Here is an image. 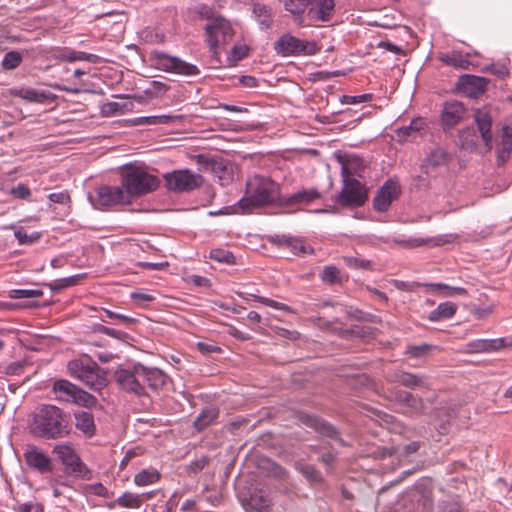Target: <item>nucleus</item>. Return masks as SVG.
I'll return each mask as SVG.
<instances>
[{"label": "nucleus", "mask_w": 512, "mask_h": 512, "mask_svg": "<svg viewBox=\"0 0 512 512\" xmlns=\"http://www.w3.org/2000/svg\"><path fill=\"white\" fill-rule=\"evenodd\" d=\"M30 433L44 440L67 437L72 431L70 416L54 405H42L33 413Z\"/></svg>", "instance_id": "f257e3e1"}, {"label": "nucleus", "mask_w": 512, "mask_h": 512, "mask_svg": "<svg viewBox=\"0 0 512 512\" xmlns=\"http://www.w3.org/2000/svg\"><path fill=\"white\" fill-rule=\"evenodd\" d=\"M283 196L280 185L269 177L254 174L246 181L244 196L238 201L237 209L242 213H249L254 208L270 205L280 207Z\"/></svg>", "instance_id": "f03ea898"}, {"label": "nucleus", "mask_w": 512, "mask_h": 512, "mask_svg": "<svg viewBox=\"0 0 512 512\" xmlns=\"http://www.w3.org/2000/svg\"><path fill=\"white\" fill-rule=\"evenodd\" d=\"M121 184L128 194V199L131 200L134 196H141L156 190L159 180L142 168L131 167L123 174Z\"/></svg>", "instance_id": "7ed1b4c3"}, {"label": "nucleus", "mask_w": 512, "mask_h": 512, "mask_svg": "<svg viewBox=\"0 0 512 512\" xmlns=\"http://www.w3.org/2000/svg\"><path fill=\"white\" fill-rule=\"evenodd\" d=\"M67 368L72 377L82 381L94 391H100L107 385L105 374L94 362L75 359L68 363Z\"/></svg>", "instance_id": "20e7f679"}, {"label": "nucleus", "mask_w": 512, "mask_h": 512, "mask_svg": "<svg viewBox=\"0 0 512 512\" xmlns=\"http://www.w3.org/2000/svg\"><path fill=\"white\" fill-rule=\"evenodd\" d=\"M52 393L58 401L74 403L86 408L94 407L97 404L95 396L64 379L53 383Z\"/></svg>", "instance_id": "39448f33"}, {"label": "nucleus", "mask_w": 512, "mask_h": 512, "mask_svg": "<svg viewBox=\"0 0 512 512\" xmlns=\"http://www.w3.org/2000/svg\"><path fill=\"white\" fill-rule=\"evenodd\" d=\"M317 42L301 40L290 33L283 34L275 43L274 50L278 55L287 56H312L320 51Z\"/></svg>", "instance_id": "423d86ee"}, {"label": "nucleus", "mask_w": 512, "mask_h": 512, "mask_svg": "<svg viewBox=\"0 0 512 512\" xmlns=\"http://www.w3.org/2000/svg\"><path fill=\"white\" fill-rule=\"evenodd\" d=\"M385 399L395 402L400 406V411L404 415L410 417L423 415L425 412V403L422 397L415 395L411 392L389 388L384 393Z\"/></svg>", "instance_id": "0eeeda50"}, {"label": "nucleus", "mask_w": 512, "mask_h": 512, "mask_svg": "<svg viewBox=\"0 0 512 512\" xmlns=\"http://www.w3.org/2000/svg\"><path fill=\"white\" fill-rule=\"evenodd\" d=\"M368 198L367 190L355 178H343V187L336 197V202L344 207H360Z\"/></svg>", "instance_id": "6e6552de"}, {"label": "nucleus", "mask_w": 512, "mask_h": 512, "mask_svg": "<svg viewBox=\"0 0 512 512\" xmlns=\"http://www.w3.org/2000/svg\"><path fill=\"white\" fill-rule=\"evenodd\" d=\"M164 179L167 188L175 192H189L199 188L203 183V177L200 174L187 169L167 173Z\"/></svg>", "instance_id": "1a4fd4ad"}, {"label": "nucleus", "mask_w": 512, "mask_h": 512, "mask_svg": "<svg viewBox=\"0 0 512 512\" xmlns=\"http://www.w3.org/2000/svg\"><path fill=\"white\" fill-rule=\"evenodd\" d=\"M204 30L206 41L213 52H216L220 44L226 43L234 35L230 22L223 16L215 18L212 23H207Z\"/></svg>", "instance_id": "9d476101"}, {"label": "nucleus", "mask_w": 512, "mask_h": 512, "mask_svg": "<svg viewBox=\"0 0 512 512\" xmlns=\"http://www.w3.org/2000/svg\"><path fill=\"white\" fill-rule=\"evenodd\" d=\"M152 60L158 69L166 72L185 76L199 74V69L195 65L187 63L178 57L170 56L164 52H153Z\"/></svg>", "instance_id": "9b49d317"}, {"label": "nucleus", "mask_w": 512, "mask_h": 512, "mask_svg": "<svg viewBox=\"0 0 512 512\" xmlns=\"http://www.w3.org/2000/svg\"><path fill=\"white\" fill-rule=\"evenodd\" d=\"M143 373L140 370V363L133 366L132 370L120 369L115 372L117 384L126 392L137 396L146 394L145 385L142 381Z\"/></svg>", "instance_id": "f8f14e48"}, {"label": "nucleus", "mask_w": 512, "mask_h": 512, "mask_svg": "<svg viewBox=\"0 0 512 512\" xmlns=\"http://www.w3.org/2000/svg\"><path fill=\"white\" fill-rule=\"evenodd\" d=\"M23 458L30 470L40 474L51 473L54 469L50 456L36 445H27Z\"/></svg>", "instance_id": "ddd939ff"}, {"label": "nucleus", "mask_w": 512, "mask_h": 512, "mask_svg": "<svg viewBox=\"0 0 512 512\" xmlns=\"http://www.w3.org/2000/svg\"><path fill=\"white\" fill-rule=\"evenodd\" d=\"M334 8V0H309L308 11H306V26L329 21L333 16Z\"/></svg>", "instance_id": "4468645a"}, {"label": "nucleus", "mask_w": 512, "mask_h": 512, "mask_svg": "<svg viewBox=\"0 0 512 512\" xmlns=\"http://www.w3.org/2000/svg\"><path fill=\"white\" fill-rule=\"evenodd\" d=\"M401 187L398 182L387 180L377 191L373 198V208L378 212H386L391 203L398 198Z\"/></svg>", "instance_id": "2eb2a0df"}, {"label": "nucleus", "mask_w": 512, "mask_h": 512, "mask_svg": "<svg viewBox=\"0 0 512 512\" xmlns=\"http://www.w3.org/2000/svg\"><path fill=\"white\" fill-rule=\"evenodd\" d=\"M97 203L105 208L118 205L129 204L128 194L121 186H102L97 190Z\"/></svg>", "instance_id": "dca6fc26"}, {"label": "nucleus", "mask_w": 512, "mask_h": 512, "mask_svg": "<svg viewBox=\"0 0 512 512\" xmlns=\"http://www.w3.org/2000/svg\"><path fill=\"white\" fill-rule=\"evenodd\" d=\"M488 83L484 77L466 74L460 76L457 89L469 98H477L485 92Z\"/></svg>", "instance_id": "f3484780"}, {"label": "nucleus", "mask_w": 512, "mask_h": 512, "mask_svg": "<svg viewBox=\"0 0 512 512\" xmlns=\"http://www.w3.org/2000/svg\"><path fill=\"white\" fill-rule=\"evenodd\" d=\"M465 113L466 109L461 102H445L441 112V125L443 129L446 131L455 127L464 119Z\"/></svg>", "instance_id": "a211bd4d"}, {"label": "nucleus", "mask_w": 512, "mask_h": 512, "mask_svg": "<svg viewBox=\"0 0 512 512\" xmlns=\"http://www.w3.org/2000/svg\"><path fill=\"white\" fill-rule=\"evenodd\" d=\"M474 121L486 149L490 151L493 148V135L491 132L493 118L490 111L486 108L476 109Z\"/></svg>", "instance_id": "6ab92c4d"}, {"label": "nucleus", "mask_w": 512, "mask_h": 512, "mask_svg": "<svg viewBox=\"0 0 512 512\" xmlns=\"http://www.w3.org/2000/svg\"><path fill=\"white\" fill-rule=\"evenodd\" d=\"M388 381L398 383L409 389L429 388L428 377L410 372L396 370L387 377Z\"/></svg>", "instance_id": "aec40b11"}, {"label": "nucleus", "mask_w": 512, "mask_h": 512, "mask_svg": "<svg viewBox=\"0 0 512 512\" xmlns=\"http://www.w3.org/2000/svg\"><path fill=\"white\" fill-rule=\"evenodd\" d=\"M413 498L422 512H432L434 506L433 485L430 480H421L414 486Z\"/></svg>", "instance_id": "412c9836"}, {"label": "nucleus", "mask_w": 512, "mask_h": 512, "mask_svg": "<svg viewBox=\"0 0 512 512\" xmlns=\"http://www.w3.org/2000/svg\"><path fill=\"white\" fill-rule=\"evenodd\" d=\"M321 197L317 188H303L289 196H283L280 207L309 205Z\"/></svg>", "instance_id": "4be33fe9"}, {"label": "nucleus", "mask_w": 512, "mask_h": 512, "mask_svg": "<svg viewBox=\"0 0 512 512\" xmlns=\"http://www.w3.org/2000/svg\"><path fill=\"white\" fill-rule=\"evenodd\" d=\"M298 420L302 425L312 428L322 436L328 438H337L338 436V431L332 424L316 416L302 413L298 416Z\"/></svg>", "instance_id": "5701e85b"}, {"label": "nucleus", "mask_w": 512, "mask_h": 512, "mask_svg": "<svg viewBox=\"0 0 512 512\" xmlns=\"http://www.w3.org/2000/svg\"><path fill=\"white\" fill-rule=\"evenodd\" d=\"M341 163L342 178L363 177L365 170L364 161L356 155H344L338 157Z\"/></svg>", "instance_id": "b1692460"}, {"label": "nucleus", "mask_w": 512, "mask_h": 512, "mask_svg": "<svg viewBox=\"0 0 512 512\" xmlns=\"http://www.w3.org/2000/svg\"><path fill=\"white\" fill-rule=\"evenodd\" d=\"M284 7L298 26L306 27V11H308L309 0H285Z\"/></svg>", "instance_id": "393cba45"}, {"label": "nucleus", "mask_w": 512, "mask_h": 512, "mask_svg": "<svg viewBox=\"0 0 512 512\" xmlns=\"http://www.w3.org/2000/svg\"><path fill=\"white\" fill-rule=\"evenodd\" d=\"M140 370L143 373V384H147L153 390L161 389L168 381V376L158 368H149L140 364Z\"/></svg>", "instance_id": "a878e982"}, {"label": "nucleus", "mask_w": 512, "mask_h": 512, "mask_svg": "<svg viewBox=\"0 0 512 512\" xmlns=\"http://www.w3.org/2000/svg\"><path fill=\"white\" fill-rule=\"evenodd\" d=\"M74 419L76 429L80 431L86 438H91L96 434L94 416L90 412H75Z\"/></svg>", "instance_id": "bb28decb"}, {"label": "nucleus", "mask_w": 512, "mask_h": 512, "mask_svg": "<svg viewBox=\"0 0 512 512\" xmlns=\"http://www.w3.org/2000/svg\"><path fill=\"white\" fill-rule=\"evenodd\" d=\"M512 151V128L508 125L502 127L501 141L497 146V162L503 165L510 157Z\"/></svg>", "instance_id": "cd10ccee"}, {"label": "nucleus", "mask_w": 512, "mask_h": 512, "mask_svg": "<svg viewBox=\"0 0 512 512\" xmlns=\"http://www.w3.org/2000/svg\"><path fill=\"white\" fill-rule=\"evenodd\" d=\"M472 353H489L498 351L504 347V339H477L467 344Z\"/></svg>", "instance_id": "c85d7f7f"}, {"label": "nucleus", "mask_w": 512, "mask_h": 512, "mask_svg": "<svg viewBox=\"0 0 512 512\" xmlns=\"http://www.w3.org/2000/svg\"><path fill=\"white\" fill-rule=\"evenodd\" d=\"M478 144V135L472 127H466L459 131L458 145L461 149L474 151Z\"/></svg>", "instance_id": "c756f323"}, {"label": "nucleus", "mask_w": 512, "mask_h": 512, "mask_svg": "<svg viewBox=\"0 0 512 512\" xmlns=\"http://www.w3.org/2000/svg\"><path fill=\"white\" fill-rule=\"evenodd\" d=\"M279 246L289 248L295 255L298 256L314 253V250L310 246H306L304 242L298 238L283 237L279 240Z\"/></svg>", "instance_id": "7c9ffc66"}, {"label": "nucleus", "mask_w": 512, "mask_h": 512, "mask_svg": "<svg viewBox=\"0 0 512 512\" xmlns=\"http://www.w3.org/2000/svg\"><path fill=\"white\" fill-rule=\"evenodd\" d=\"M457 310V305L453 302L440 303L436 309L429 313L428 319L432 322H436L442 319L451 318Z\"/></svg>", "instance_id": "2f4dec72"}, {"label": "nucleus", "mask_w": 512, "mask_h": 512, "mask_svg": "<svg viewBox=\"0 0 512 512\" xmlns=\"http://www.w3.org/2000/svg\"><path fill=\"white\" fill-rule=\"evenodd\" d=\"M132 102H107L101 105L100 112L104 117H110L118 114H124L132 109Z\"/></svg>", "instance_id": "473e14b6"}, {"label": "nucleus", "mask_w": 512, "mask_h": 512, "mask_svg": "<svg viewBox=\"0 0 512 512\" xmlns=\"http://www.w3.org/2000/svg\"><path fill=\"white\" fill-rule=\"evenodd\" d=\"M53 453L65 466L71 464V462L75 460L76 457H78L71 443H61L55 445L53 448Z\"/></svg>", "instance_id": "72a5a7b5"}, {"label": "nucleus", "mask_w": 512, "mask_h": 512, "mask_svg": "<svg viewBox=\"0 0 512 512\" xmlns=\"http://www.w3.org/2000/svg\"><path fill=\"white\" fill-rule=\"evenodd\" d=\"M319 277L322 282L329 285L341 284L344 280L347 279V276L344 277L341 271L333 265L325 266Z\"/></svg>", "instance_id": "f704fd0d"}, {"label": "nucleus", "mask_w": 512, "mask_h": 512, "mask_svg": "<svg viewBox=\"0 0 512 512\" xmlns=\"http://www.w3.org/2000/svg\"><path fill=\"white\" fill-rule=\"evenodd\" d=\"M182 116L178 115H157V116H146L139 117L135 120V123L138 125H162L169 124L180 120Z\"/></svg>", "instance_id": "c9c22d12"}, {"label": "nucleus", "mask_w": 512, "mask_h": 512, "mask_svg": "<svg viewBox=\"0 0 512 512\" xmlns=\"http://www.w3.org/2000/svg\"><path fill=\"white\" fill-rule=\"evenodd\" d=\"M219 415L217 408L209 407L204 409L195 419L194 426L198 431H202L209 426Z\"/></svg>", "instance_id": "e433bc0d"}, {"label": "nucleus", "mask_w": 512, "mask_h": 512, "mask_svg": "<svg viewBox=\"0 0 512 512\" xmlns=\"http://www.w3.org/2000/svg\"><path fill=\"white\" fill-rule=\"evenodd\" d=\"M60 60L75 62V61H87L90 63H98L100 57L95 54H90L82 51H67L59 56Z\"/></svg>", "instance_id": "4c0bfd02"}, {"label": "nucleus", "mask_w": 512, "mask_h": 512, "mask_svg": "<svg viewBox=\"0 0 512 512\" xmlns=\"http://www.w3.org/2000/svg\"><path fill=\"white\" fill-rule=\"evenodd\" d=\"M440 60L443 63L457 69H468L470 65L468 58L458 52H452L450 54L443 55L440 57Z\"/></svg>", "instance_id": "58836bf2"}, {"label": "nucleus", "mask_w": 512, "mask_h": 512, "mask_svg": "<svg viewBox=\"0 0 512 512\" xmlns=\"http://www.w3.org/2000/svg\"><path fill=\"white\" fill-rule=\"evenodd\" d=\"M143 502V495L125 492L115 500V504L123 508H139Z\"/></svg>", "instance_id": "ea45409f"}, {"label": "nucleus", "mask_w": 512, "mask_h": 512, "mask_svg": "<svg viewBox=\"0 0 512 512\" xmlns=\"http://www.w3.org/2000/svg\"><path fill=\"white\" fill-rule=\"evenodd\" d=\"M160 479V473L154 469H144L137 473L134 477V483L138 486H146L153 484Z\"/></svg>", "instance_id": "a19ab883"}, {"label": "nucleus", "mask_w": 512, "mask_h": 512, "mask_svg": "<svg viewBox=\"0 0 512 512\" xmlns=\"http://www.w3.org/2000/svg\"><path fill=\"white\" fill-rule=\"evenodd\" d=\"M253 14L262 28L270 27L272 23V14L271 10L266 5L255 3L253 5Z\"/></svg>", "instance_id": "79ce46f5"}, {"label": "nucleus", "mask_w": 512, "mask_h": 512, "mask_svg": "<svg viewBox=\"0 0 512 512\" xmlns=\"http://www.w3.org/2000/svg\"><path fill=\"white\" fill-rule=\"evenodd\" d=\"M448 161V153L439 147L431 150V152L426 157V162L433 167L446 165Z\"/></svg>", "instance_id": "37998d69"}, {"label": "nucleus", "mask_w": 512, "mask_h": 512, "mask_svg": "<svg viewBox=\"0 0 512 512\" xmlns=\"http://www.w3.org/2000/svg\"><path fill=\"white\" fill-rule=\"evenodd\" d=\"M294 466L296 470H298L308 481L312 483H319L322 481L320 473L315 469L314 466L309 464H302L299 462H296Z\"/></svg>", "instance_id": "c03bdc74"}, {"label": "nucleus", "mask_w": 512, "mask_h": 512, "mask_svg": "<svg viewBox=\"0 0 512 512\" xmlns=\"http://www.w3.org/2000/svg\"><path fill=\"white\" fill-rule=\"evenodd\" d=\"M15 96L23 98L29 102L42 103L46 100V95L36 89H20L14 93Z\"/></svg>", "instance_id": "a18cd8bd"}, {"label": "nucleus", "mask_w": 512, "mask_h": 512, "mask_svg": "<svg viewBox=\"0 0 512 512\" xmlns=\"http://www.w3.org/2000/svg\"><path fill=\"white\" fill-rule=\"evenodd\" d=\"M249 504L257 512H271V501L263 495H251Z\"/></svg>", "instance_id": "49530a36"}, {"label": "nucleus", "mask_w": 512, "mask_h": 512, "mask_svg": "<svg viewBox=\"0 0 512 512\" xmlns=\"http://www.w3.org/2000/svg\"><path fill=\"white\" fill-rule=\"evenodd\" d=\"M74 473L77 477L82 479H90L91 471L87 468V466L82 462L80 457H76L75 460L71 462L68 466H66Z\"/></svg>", "instance_id": "de8ad7c7"}, {"label": "nucleus", "mask_w": 512, "mask_h": 512, "mask_svg": "<svg viewBox=\"0 0 512 512\" xmlns=\"http://www.w3.org/2000/svg\"><path fill=\"white\" fill-rule=\"evenodd\" d=\"M213 170L217 174L221 186H226L232 181V173L223 162L214 163Z\"/></svg>", "instance_id": "09e8293b"}, {"label": "nucleus", "mask_w": 512, "mask_h": 512, "mask_svg": "<svg viewBox=\"0 0 512 512\" xmlns=\"http://www.w3.org/2000/svg\"><path fill=\"white\" fill-rule=\"evenodd\" d=\"M21 62V53L18 51H10L4 55L1 65L5 70H12L17 68Z\"/></svg>", "instance_id": "8fccbe9b"}, {"label": "nucleus", "mask_w": 512, "mask_h": 512, "mask_svg": "<svg viewBox=\"0 0 512 512\" xmlns=\"http://www.w3.org/2000/svg\"><path fill=\"white\" fill-rule=\"evenodd\" d=\"M421 122L419 120H413L409 126H404L396 130V136L399 141H406L413 134L420 130Z\"/></svg>", "instance_id": "3c124183"}, {"label": "nucleus", "mask_w": 512, "mask_h": 512, "mask_svg": "<svg viewBox=\"0 0 512 512\" xmlns=\"http://www.w3.org/2000/svg\"><path fill=\"white\" fill-rule=\"evenodd\" d=\"M431 346L428 344L408 345L405 354L411 358H424L428 355Z\"/></svg>", "instance_id": "603ef678"}, {"label": "nucleus", "mask_w": 512, "mask_h": 512, "mask_svg": "<svg viewBox=\"0 0 512 512\" xmlns=\"http://www.w3.org/2000/svg\"><path fill=\"white\" fill-rule=\"evenodd\" d=\"M211 259L226 263V264H235L236 259L232 252L224 249H213L210 252Z\"/></svg>", "instance_id": "864d4df0"}, {"label": "nucleus", "mask_w": 512, "mask_h": 512, "mask_svg": "<svg viewBox=\"0 0 512 512\" xmlns=\"http://www.w3.org/2000/svg\"><path fill=\"white\" fill-rule=\"evenodd\" d=\"M43 295V291L39 289H14L9 292L12 299L21 298H39Z\"/></svg>", "instance_id": "5fc2aeb1"}, {"label": "nucleus", "mask_w": 512, "mask_h": 512, "mask_svg": "<svg viewBox=\"0 0 512 512\" xmlns=\"http://www.w3.org/2000/svg\"><path fill=\"white\" fill-rule=\"evenodd\" d=\"M85 277V274H76L70 277H66L63 279H59L55 282V284L52 286L50 285L51 289L53 290H62L64 288L74 286L78 284V282Z\"/></svg>", "instance_id": "6e6d98bb"}, {"label": "nucleus", "mask_w": 512, "mask_h": 512, "mask_svg": "<svg viewBox=\"0 0 512 512\" xmlns=\"http://www.w3.org/2000/svg\"><path fill=\"white\" fill-rule=\"evenodd\" d=\"M344 263L353 269H369L371 262L369 260L360 259L353 256H344Z\"/></svg>", "instance_id": "4d7b16f0"}, {"label": "nucleus", "mask_w": 512, "mask_h": 512, "mask_svg": "<svg viewBox=\"0 0 512 512\" xmlns=\"http://www.w3.org/2000/svg\"><path fill=\"white\" fill-rule=\"evenodd\" d=\"M486 70L496 75L499 78H505L509 74V69L505 64L495 63L486 67Z\"/></svg>", "instance_id": "13d9d810"}, {"label": "nucleus", "mask_w": 512, "mask_h": 512, "mask_svg": "<svg viewBox=\"0 0 512 512\" xmlns=\"http://www.w3.org/2000/svg\"><path fill=\"white\" fill-rule=\"evenodd\" d=\"M103 311L105 312V314L108 318L118 320L121 323L132 324V323L136 322L135 318L129 317L127 315L116 313L112 310L105 309V308H103Z\"/></svg>", "instance_id": "bf43d9fd"}, {"label": "nucleus", "mask_w": 512, "mask_h": 512, "mask_svg": "<svg viewBox=\"0 0 512 512\" xmlns=\"http://www.w3.org/2000/svg\"><path fill=\"white\" fill-rule=\"evenodd\" d=\"M256 300L259 301L260 303L266 305V306L273 307V308L278 309V310H282V311H289L290 310L289 306H287L286 304L277 302L275 300H272V299H269V298H266V297L257 296Z\"/></svg>", "instance_id": "052dcab7"}, {"label": "nucleus", "mask_w": 512, "mask_h": 512, "mask_svg": "<svg viewBox=\"0 0 512 512\" xmlns=\"http://www.w3.org/2000/svg\"><path fill=\"white\" fill-rule=\"evenodd\" d=\"M50 485L52 487L54 497H60L64 495V490L70 488L67 483H62L56 478L50 480Z\"/></svg>", "instance_id": "680f3d73"}, {"label": "nucleus", "mask_w": 512, "mask_h": 512, "mask_svg": "<svg viewBox=\"0 0 512 512\" xmlns=\"http://www.w3.org/2000/svg\"><path fill=\"white\" fill-rule=\"evenodd\" d=\"M30 194V189L25 184H18L11 189V195L15 198L27 199Z\"/></svg>", "instance_id": "e2e57ef3"}, {"label": "nucleus", "mask_w": 512, "mask_h": 512, "mask_svg": "<svg viewBox=\"0 0 512 512\" xmlns=\"http://www.w3.org/2000/svg\"><path fill=\"white\" fill-rule=\"evenodd\" d=\"M430 241H431V239L411 238L408 240H399L396 242L401 244L404 247H407V248H415V247L425 245V244L429 243Z\"/></svg>", "instance_id": "0e129e2a"}, {"label": "nucleus", "mask_w": 512, "mask_h": 512, "mask_svg": "<svg viewBox=\"0 0 512 512\" xmlns=\"http://www.w3.org/2000/svg\"><path fill=\"white\" fill-rule=\"evenodd\" d=\"M493 312V306H485V307H474L471 309V313L474 317L477 319H484L488 315H490Z\"/></svg>", "instance_id": "69168bd1"}, {"label": "nucleus", "mask_w": 512, "mask_h": 512, "mask_svg": "<svg viewBox=\"0 0 512 512\" xmlns=\"http://www.w3.org/2000/svg\"><path fill=\"white\" fill-rule=\"evenodd\" d=\"M199 16L202 19H206L208 23H212L215 18L221 17L222 15L215 13L211 8L202 6L199 10Z\"/></svg>", "instance_id": "338daca9"}, {"label": "nucleus", "mask_w": 512, "mask_h": 512, "mask_svg": "<svg viewBox=\"0 0 512 512\" xmlns=\"http://www.w3.org/2000/svg\"><path fill=\"white\" fill-rule=\"evenodd\" d=\"M48 198L50 201L59 204H67L70 202V196L67 192L51 193Z\"/></svg>", "instance_id": "774afa93"}]
</instances>
